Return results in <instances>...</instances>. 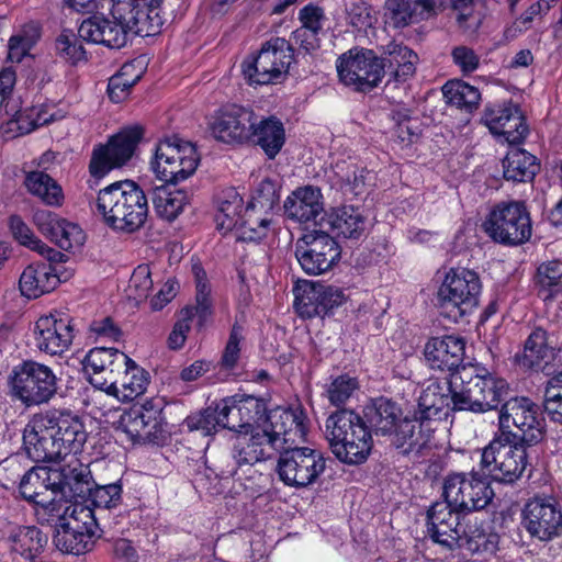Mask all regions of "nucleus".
<instances>
[{"label":"nucleus","mask_w":562,"mask_h":562,"mask_svg":"<svg viewBox=\"0 0 562 562\" xmlns=\"http://www.w3.org/2000/svg\"><path fill=\"white\" fill-rule=\"evenodd\" d=\"M86 440L83 422L68 409L52 408L36 413L23 430L24 450L35 462H59L69 456L71 461Z\"/></svg>","instance_id":"1"},{"label":"nucleus","mask_w":562,"mask_h":562,"mask_svg":"<svg viewBox=\"0 0 562 562\" xmlns=\"http://www.w3.org/2000/svg\"><path fill=\"white\" fill-rule=\"evenodd\" d=\"M86 467L72 459L56 470L33 468L20 482V493L29 502L40 506L48 516L58 514L70 499L87 491Z\"/></svg>","instance_id":"2"},{"label":"nucleus","mask_w":562,"mask_h":562,"mask_svg":"<svg viewBox=\"0 0 562 562\" xmlns=\"http://www.w3.org/2000/svg\"><path fill=\"white\" fill-rule=\"evenodd\" d=\"M94 210L115 232L134 233L147 221L148 202L143 189L133 181H116L99 190Z\"/></svg>","instance_id":"3"},{"label":"nucleus","mask_w":562,"mask_h":562,"mask_svg":"<svg viewBox=\"0 0 562 562\" xmlns=\"http://www.w3.org/2000/svg\"><path fill=\"white\" fill-rule=\"evenodd\" d=\"M453 409L486 413L496 409L508 394V383L486 370L462 368L452 372Z\"/></svg>","instance_id":"4"},{"label":"nucleus","mask_w":562,"mask_h":562,"mask_svg":"<svg viewBox=\"0 0 562 562\" xmlns=\"http://www.w3.org/2000/svg\"><path fill=\"white\" fill-rule=\"evenodd\" d=\"M48 520L55 527L53 542L64 553L83 554L92 550L100 537L94 510L79 503L68 502Z\"/></svg>","instance_id":"5"},{"label":"nucleus","mask_w":562,"mask_h":562,"mask_svg":"<svg viewBox=\"0 0 562 562\" xmlns=\"http://www.w3.org/2000/svg\"><path fill=\"white\" fill-rule=\"evenodd\" d=\"M326 438L335 457L344 463L364 462L372 449V437L364 420L352 411L341 409L328 416Z\"/></svg>","instance_id":"6"},{"label":"nucleus","mask_w":562,"mask_h":562,"mask_svg":"<svg viewBox=\"0 0 562 562\" xmlns=\"http://www.w3.org/2000/svg\"><path fill=\"white\" fill-rule=\"evenodd\" d=\"M485 234L496 244L520 246L532 236V220L522 201L510 200L495 204L486 215L483 224Z\"/></svg>","instance_id":"7"},{"label":"nucleus","mask_w":562,"mask_h":562,"mask_svg":"<svg viewBox=\"0 0 562 562\" xmlns=\"http://www.w3.org/2000/svg\"><path fill=\"white\" fill-rule=\"evenodd\" d=\"M482 284L479 274L468 268H450L437 291V303L453 322L471 314L479 305Z\"/></svg>","instance_id":"8"},{"label":"nucleus","mask_w":562,"mask_h":562,"mask_svg":"<svg viewBox=\"0 0 562 562\" xmlns=\"http://www.w3.org/2000/svg\"><path fill=\"white\" fill-rule=\"evenodd\" d=\"M12 397L26 407L49 403L58 390V379L52 368L36 361H24L10 376Z\"/></svg>","instance_id":"9"},{"label":"nucleus","mask_w":562,"mask_h":562,"mask_svg":"<svg viewBox=\"0 0 562 562\" xmlns=\"http://www.w3.org/2000/svg\"><path fill=\"white\" fill-rule=\"evenodd\" d=\"M294 61V50L282 37H273L262 44L256 56L243 61L245 79L250 85H269L282 81Z\"/></svg>","instance_id":"10"},{"label":"nucleus","mask_w":562,"mask_h":562,"mask_svg":"<svg viewBox=\"0 0 562 562\" xmlns=\"http://www.w3.org/2000/svg\"><path fill=\"white\" fill-rule=\"evenodd\" d=\"M110 4L108 15H93L80 24L79 36L89 43L119 49L127 44L131 34L144 35V32L136 24L137 19L128 16L116 2Z\"/></svg>","instance_id":"11"},{"label":"nucleus","mask_w":562,"mask_h":562,"mask_svg":"<svg viewBox=\"0 0 562 562\" xmlns=\"http://www.w3.org/2000/svg\"><path fill=\"white\" fill-rule=\"evenodd\" d=\"M200 162L196 147L178 137L160 140L156 145L150 168L166 183H179L191 177Z\"/></svg>","instance_id":"12"},{"label":"nucleus","mask_w":562,"mask_h":562,"mask_svg":"<svg viewBox=\"0 0 562 562\" xmlns=\"http://www.w3.org/2000/svg\"><path fill=\"white\" fill-rule=\"evenodd\" d=\"M115 430L132 445L158 443L165 432L161 403L151 398L123 411Z\"/></svg>","instance_id":"13"},{"label":"nucleus","mask_w":562,"mask_h":562,"mask_svg":"<svg viewBox=\"0 0 562 562\" xmlns=\"http://www.w3.org/2000/svg\"><path fill=\"white\" fill-rule=\"evenodd\" d=\"M544 425L539 406L524 396L506 401L498 413L501 436H514L529 445L543 439Z\"/></svg>","instance_id":"14"},{"label":"nucleus","mask_w":562,"mask_h":562,"mask_svg":"<svg viewBox=\"0 0 562 562\" xmlns=\"http://www.w3.org/2000/svg\"><path fill=\"white\" fill-rule=\"evenodd\" d=\"M528 454L524 445L496 436L482 449L481 465L496 481L514 483L525 472Z\"/></svg>","instance_id":"15"},{"label":"nucleus","mask_w":562,"mask_h":562,"mask_svg":"<svg viewBox=\"0 0 562 562\" xmlns=\"http://www.w3.org/2000/svg\"><path fill=\"white\" fill-rule=\"evenodd\" d=\"M277 473L288 486L303 488L312 485L325 471L326 462L322 453L307 447L281 449Z\"/></svg>","instance_id":"16"},{"label":"nucleus","mask_w":562,"mask_h":562,"mask_svg":"<svg viewBox=\"0 0 562 562\" xmlns=\"http://www.w3.org/2000/svg\"><path fill=\"white\" fill-rule=\"evenodd\" d=\"M295 257L302 270L308 276L330 271L340 260L339 244L323 231H310L295 243Z\"/></svg>","instance_id":"17"},{"label":"nucleus","mask_w":562,"mask_h":562,"mask_svg":"<svg viewBox=\"0 0 562 562\" xmlns=\"http://www.w3.org/2000/svg\"><path fill=\"white\" fill-rule=\"evenodd\" d=\"M340 82L357 90H370L379 85L385 63L371 49L351 48L336 61Z\"/></svg>","instance_id":"18"},{"label":"nucleus","mask_w":562,"mask_h":562,"mask_svg":"<svg viewBox=\"0 0 562 562\" xmlns=\"http://www.w3.org/2000/svg\"><path fill=\"white\" fill-rule=\"evenodd\" d=\"M142 136L143 128L134 125L123 128L106 144L94 147L89 164L90 176L99 181L113 169L124 166L132 158Z\"/></svg>","instance_id":"19"},{"label":"nucleus","mask_w":562,"mask_h":562,"mask_svg":"<svg viewBox=\"0 0 562 562\" xmlns=\"http://www.w3.org/2000/svg\"><path fill=\"white\" fill-rule=\"evenodd\" d=\"M490 484L472 473H452L443 482V497L464 514L485 508L493 499Z\"/></svg>","instance_id":"20"},{"label":"nucleus","mask_w":562,"mask_h":562,"mask_svg":"<svg viewBox=\"0 0 562 562\" xmlns=\"http://www.w3.org/2000/svg\"><path fill=\"white\" fill-rule=\"evenodd\" d=\"M255 112L237 104L220 109L210 124L212 136L224 144L241 145L252 139Z\"/></svg>","instance_id":"21"},{"label":"nucleus","mask_w":562,"mask_h":562,"mask_svg":"<svg viewBox=\"0 0 562 562\" xmlns=\"http://www.w3.org/2000/svg\"><path fill=\"white\" fill-rule=\"evenodd\" d=\"M521 525L532 538L549 541L562 529V509L553 499L535 497L524 506Z\"/></svg>","instance_id":"22"},{"label":"nucleus","mask_w":562,"mask_h":562,"mask_svg":"<svg viewBox=\"0 0 562 562\" xmlns=\"http://www.w3.org/2000/svg\"><path fill=\"white\" fill-rule=\"evenodd\" d=\"M63 258L57 257L56 261ZM32 262L24 268L20 276L21 294L27 299H37L54 291L61 282L72 277V270L65 268L54 260Z\"/></svg>","instance_id":"23"},{"label":"nucleus","mask_w":562,"mask_h":562,"mask_svg":"<svg viewBox=\"0 0 562 562\" xmlns=\"http://www.w3.org/2000/svg\"><path fill=\"white\" fill-rule=\"evenodd\" d=\"M266 427L271 440L279 442L276 450H281L305 441L307 418L300 406L276 407L268 412Z\"/></svg>","instance_id":"24"},{"label":"nucleus","mask_w":562,"mask_h":562,"mask_svg":"<svg viewBox=\"0 0 562 562\" xmlns=\"http://www.w3.org/2000/svg\"><path fill=\"white\" fill-rule=\"evenodd\" d=\"M482 121L494 136L510 145L522 143L529 132L520 109L513 102L486 106Z\"/></svg>","instance_id":"25"},{"label":"nucleus","mask_w":562,"mask_h":562,"mask_svg":"<svg viewBox=\"0 0 562 562\" xmlns=\"http://www.w3.org/2000/svg\"><path fill=\"white\" fill-rule=\"evenodd\" d=\"M74 335L68 315L55 311L42 315L34 325V341L37 349L50 356L68 350Z\"/></svg>","instance_id":"26"},{"label":"nucleus","mask_w":562,"mask_h":562,"mask_svg":"<svg viewBox=\"0 0 562 562\" xmlns=\"http://www.w3.org/2000/svg\"><path fill=\"white\" fill-rule=\"evenodd\" d=\"M128 363V356L116 348L95 347L85 357L83 371L95 389L105 392L115 383L120 369Z\"/></svg>","instance_id":"27"},{"label":"nucleus","mask_w":562,"mask_h":562,"mask_svg":"<svg viewBox=\"0 0 562 562\" xmlns=\"http://www.w3.org/2000/svg\"><path fill=\"white\" fill-rule=\"evenodd\" d=\"M33 223L42 235L64 250L77 249L85 243L86 235L79 225L48 210H36Z\"/></svg>","instance_id":"28"},{"label":"nucleus","mask_w":562,"mask_h":562,"mask_svg":"<svg viewBox=\"0 0 562 562\" xmlns=\"http://www.w3.org/2000/svg\"><path fill=\"white\" fill-rule=\"evenodd\" d=\"M560 347L542 327L536 326L527 336L516 361L524 368L543 371L557 358Z\"/></svg>","instance_id":"29"},{"label":"nucleus","mask_w":562,"mask_h":562,"mask_svg":"<svg viewBox=\"0 0 562 562\" xmlns=\"http://www.w3.org/2000/svg\"><path fill=\"white\" fill-rule=\"evenodd\" d=\"M276 446L279 442L271 440L268 428L238 434L235 436L232 457L239 467L254 465L269 458L276 451Z\"/></svg>","instance_id":"30"},{"label":"nucleus","mask_w":562,"mask_h":562,"mask_svg":"<svg viewBox=\"0 0 562 562\" xmlns=\"http://www.w3.org/2000/svg\"><path fill=\"white\" fill-rule=\"evenodd\" d=\"M285 215L299 223H315L324 213V198L319 188L304 186L295 189L284 201Z\"/></svg>","instance_id":"31"},{"label":"nucleus","mask_w":562,"mask_h":562,"mask_svg":"<svg viewBox=\"0 0 562 562\" xmlns=\"http://www.w3.org/2000/svg\"><path fill=\"white\" fill-rule=\"evenodd\" d=\"M432 431L431 425L417 415L405 417L393 432V443L404 454L419 456L430 448Z\"/></svg>","instance_id":"32"},{"label":"nucleus","mask_w":562,"mask_h":562,"mask_svg":"<svg viewBox=\"0 0 562 562\" xmlns=\"http://www.w3.org/2000/svg\"><path fill=\"white\" fill-rule=\"evenodd\" d=\"M424 355L432 369L453 371L463 362L464 341L457 336L434 337L425 345Z\"/></svg>","instance_id":"33"},{"label":"nucleus","mask_w":562,"mask_h":562,"mask_svg":"<svg viewBox=\"0 0 562 562\" xmlns=\"http://www.w3.org/2000/svg\"><path fill=\"white\" fill-rule=\"evenodd\" d=\"M452 378L443 382L429 381L418 396L417 408L413 415L430 425L434 420L440 419L452 402Z\"/></svg>","instance_id":"34"},{"label":"nucleus","mask_w":562,"mask_h":562,"mask_svg":"<svg viewBox=\"0 0 562 562\" xmlns=\"http://www.w3.org/2000/svg\"><path fill=\"white\" fill-rule=\"evenodd\" d=\"M446 499L435 503L428 510V533L442 546L451 548L459 538V514Z\"/></svg>","instance_id":"35"},{"label":"nucleus","mask_w":562,"mask_h":562,"mask_svg":"<svg viewBox=\"0 0 562 562\" xmlns=\"http://www.w3.org/2000/svg\"><path fill=\"white\" fill-rule=\"evenodd\" d=\"M439 0H386L384 23L394 29H402L430 15Z\"/></svg>","instance_id":"36"},{"label":"nucleus","mask_w":562,"mask_h":562,"mask_svg":"<svg viewBox=\"0 0 562 562\" xmlns=\"http://www.w3.org/2000/svg\"><path fill=\"white\" fill-rule=\"evenodd\" d=\"M115 383L109 386L105 394L120 402H131L143 395L149 384L148 373L128 357V363L120 369L114 378Z\"/></svg>","instance_id":"37"},{"label":"nucleus","mask_w":562,"mask_h":562,"mask_svg":"<svg viewBox=\"0 0 562 562\" xmlns=\"http://www.w3.org/2000/svg\"><path fill=\"white\" fill-rule=\"evenodd\" d=\"M364 416L376 435H393L400 425L402 411L395 402L379 397L366 406Z\"/></svg>","instance_id":"38"},{"label":"nucleus","mask_w":562,"mask_h":562,"mask_svg":"<svg viewBox=\"0 0 562 562\" xmlns=\"http://www.w3.org/2000/svg\"><path fill=\"white\" fill-rule=\"evenodd\" d=\"M164 0H109L116 2L128 16L137 19L136 24L145 36L158 32L160 18L156 12Z\"/></svg>","instance_id":"39"},{"label":"nucleus","mask_w":562,"mask_h":562,"mask_svg":"<svg viewBox=\"0 0 562 562\" xmlns=\"http://www.w3.org/2000/svg\"><path fill=\"white\" fill-rule=\"evenodd\" d=\"M252 137H256L257 144L272 159L280 153L285 142L283 123L274 116L257 122V116L255 115Z\"/></svg>","instance_id":"40"},{"label":"nucleus","mask_w":562,"mask_h":562,"mask_svg":"<svg viewBox=\"0 0 562 562\" xmlns=\"http://www.w3.org/2000/svg\"><path fill=\"white\" fill-rule=\"evenodd\" d=\"M328 223L333 232L345 238H359L366 231L367 221L362 212L351 205L334 209Z\"/></svg>","instance_id":"41"},{"label":"nucleus","mask_w":562,"mask_h":562,"mask_svg":"<svg viewBox=\"0 0 562 562\" xmlns=\"http://www.w3.org/2000/svg\"><path fill=\"white\" fill-rule=\"evenodd\" d=\"M272 217L273 213L248 204L236 227L238 229V237L246 241H259L263 239L270 231Z\"/></svg>","instance_id":"42"},{"label":"nucleus","mask_w":562,"mask_h":562,"mask_svg":"<svg viewBox=\"0 0 562 562\" xmlns=\"http://www.w3.org/2000/svg\"><path fill=\"white\" fill-rule=\"evenodd\" d=\"M503 168L506 180L526 182L532 180L538 170L537 158L524 149L513 148L507 153Z\"/></svg>","instance_id":"43"},{"label":"nucleus","mask_w":562,"mask_h":562,"mask_svg":"<svg viewBox=\"0 0 562 562\" xmlns=\"http://www.w3.org/2000/svg\"><path fill=\"white\" fill-rule=\"evenodd\" d=\"M12 549L26 559H34L47 544V536L35 526H19L9 537Z\"/></svg>","instance_id":"44"},{"label":"nucleus","mask_w":562,"mask_h":562,"mask_svg":"<svg viewBox=\"0 0 562 562\" xmlns=\"http://www.w3.org/2000/svg\"><path fill=\"white\" fill-rule=\"evenodd\" d=\"M188 203L184 191L167 184L156 187L153 191V204L157 215L167 221H173Z\"/></svg>","instance_id":"45"},{"label":"nucleus","mask_w":562,"mask_h":562,"mask_svg":"<svg viewBox=\"0 0 562 562\" xmlns=\"http://www.w3.org/2000/svg\"><path fill=\"white\" fill-rule=\"evenodd\" d=\"M8 225L13 238L22 246L27 247L49 260H56L57 257L64 258L63 254L42 241L20 215H11Z\"/></svg>","instance_id":"46"},{"label":"nucleus","mask_w":562,"mask_h":562,"mask_svg":"<svg viewBox=\"0 0 562 562\" xmlns=\"http://www.w3.org/2000/svg\"><path fill=\"white\" fill-rule=\"evenodd\" d=\"M244 201L235 189H228L218 199V209L215 215L216 226L227 233L237 227L243 217Z\"/></svg>","instance_id":"47"},{"label":"nucleus","mask_w":562,"mask_h":562,"mask_svg":"<svg viewBox=\"0 0 562 562\" xmlns=\"http://www.w3.org/2000/svg\"><path fill=\"white\" fill-rule=\"evenodd\" d=\"M24 184L27 191L41 199L47 205H60L64 199L61 188L47 173L30 171L26 173Z\"/></svg>","instance_id":"48"},{"label":"nucleus","mask_w":562,"mask_h":562,"mask_svg":"<svg viewBox=\"0 0 562 562\" xmlns=\"http://www.w3.org/2000/svg\"><path fill=\"white\" fill-rule=\"evenodd\" d=\"M386 63L396 81H405L415 74L417 55L406 46L391 43L386 48Z\"/></svg>","instance_id":"49"},{"label":"nucleus","mask_w":562,"mask_h":562,"mask_svg":"<svg viewBox=\"0 0 562 562\" xmlns=\"http://www.w3.org/2000/svg\"><path fill=\"white\" fill-rule=\"evenodd\" d=\"M41 38V27L36 22L22 25L8 42V58L12 63H21L30 55L32 48Z\"/></svg>","instance_id":"50"},{"label":"nucleus","mask_w":562,"mask_h":562,"mask_svg":"<svg viewBox=\"0 0 562 562\" xmlns=\"http://www.w3.org/2000/svg\"><path fill=\"white\" fill-rule=\"evenodd\" d=\"M331 181L344 194L357 196L362 193L364 187L363 169L353 162L337 161L333 166Z\"/></svg>","instance_id":"51"},{"label":"nucleus","mask_w":562,"mask_h":562,"mask_svg":"<svg viewBox=\"0 0 562 562\" xmlns=\"http://www.w3.org/2000/svg\"><path fill=\"white\" fill-rule=\"evenodd\" d=\"M192 270L195 279V305L186 306L184 308H192L193 318L198 317L199 326H203L213 314L211 285L201 266L194 265Z\"/></svg>","instance_id":"52"},{"label":"nucleus","mask_w":562,"mask_h":562,"mask_svg":"<svg viewBox=\"0 0 562 562\" xmlns=\"http://www.w3.org/2000/svg\"><path fill=\"white\" fill-rule=\"evenodd\" d=\"M321 283L310 280H300L296 282L294 293V306L297 313L303 317H313L321 315Z\"/></svg>","instance_id":"53"},{"label":"nucleus","mask_w":562,"mask_h":562,"mask_svg":"<svg viewBox=\"0 0 562 562\" xmlns=\"http://www.w3.org/2000/svg\"><path fill=\"white\" fill-rule=\"evenodd\" d=\"M239 406V412L245 424L247 434L254 430H261L266 427L267 405L262 398L254 395L235 394Z\"/></svg>","instance_id":"54"},{"label":"nucleus","mask_w":562,"mask_h":562,"mask_svg":"<svg viewBox=\"0 0 562 562\" xmlns=\"http://www.w3.org/2000/svg\"><path fill=\"white\" fill-rule=\"evenodd\" d=\"M442 92L448 103L467 111L475 109L481 100L479 89L462 80L448 81L443 86Z\"/></svg>","instance_id":"55"},{"label":"nucleus","mask_w":562,"mask_h":562,"mask_svg":"<svg viewBox=\"0 0 562 562\" xmlns=\"http://www.w3.org/2000/svg\"><path fill=\"white\" fill-rule=\"evenodd\" d=\"M535 282L544 299L557 294L561 289L562 262L553 259L540 263L537 268Z\"/></svg>","instance_id":"56"},{"label":"nucleus","mask_w":562,"mask_h":562,"mask_svg":"<svg viewBox=\"0 0 562 562\" xmlns=\"http://www.w3.org/2000/svg\"><path fill=\"white\" fill-rule=\"evenodd\" d=\"M139 78L140 75L135 72L134 65H123L121 70L109 80L108 94L110 100L115 103L126 100L131 93V89Z\"/></svg>","instance_id":"57"},{"label":"nucleus","mask_w":562,"mask_h":562,"mask_svg":"<svg viewBox=\"0 0 562 562\" xmlns=\"http://www.w3.org/2000/svg\"><path fill=\"white\" fill-rule=\"evenodd\" d=\"M79 34L71 31H63L56 38L55 49L65 61L76 65L86 59V50Z\"/></svg>","instance_id":"58"},{"label":"nucleus","mask_w":562,"mask_h":562,"mask_svg":"<svg viewBox=\"0 0 562 562\" xmlns=\"http://www.w3.org/2000/svg\"><path fill=\"white\" fill-rule=\"evenodd\" d=\"M86 480L87 491L79 497H83L87 493H89L91 496L92 504L98 510L115 508L121 504L122 487L120 484L113 483L103 486H97L94 490H91L87 470ZM76 497L77 496H75L74 498Z\"/></svg>","instance_id":"59"},{"label":"nucleus","mask_w":562,"mask_h":562,"mask_svg":"<svg viewBox=\"0 0 562 562\" xmlns=\"http://www.w3.org/2000/svg\"><path fill=\"white\" fill-rule=\"evenodd\" d=\"M153 285L154 281L151 279V271L149 266L139 265L134 269L131 276L128 285L126 288V296L135 304H138L148 297Z\"/></svg>","instance_id":"60"},{"label":"nucleus","mask_w":562,"mask_h":562,"mask_svg":"<svg viewBox=\"0 0 562 562\" xmlns=\"http://www.w3.org/2000/svg\"><path fill=\"white\" fill-rule=\"evenodd\" d=\"M221 402L207 406L204 411L196 415H192L187 419V425L192 430H200L205 436L216 432L224 428L222 424Z\"/></svg>","instance_id":"61"},{"label":"nucleus","mask_w":562,"mask_h":562,"mask_svg":"<svg viewBox=\"0 0 562 562\" xmlns=\"http://www.w3.org/2000/svg\"><path fill=\"white\" fill-rule=\"evenodd\" d=\"M544 408L553 420L562 423V371L550 378L547 383Z\"/></svg>","instance_id":"62"},{"label":"nucleus","mask_w":562,"mask_h":562,"mask_svg":"<svg viewBox=\"0 0 562 562\" xmlns=\"http://www.w3.org/2000/svg\"><path fill=\"white\" fill-rule=\"evenodd\" d=\"M358 386V381L355 378L347 374L339 375L327 385L326 396L330 404L339 406L351 397Z\"/></svg>","instance_id":"63"},{"label":"nucleus","mask_w":562,"mask_h":562,"mask_svg":"<svg viewBox=\"0 0 562 562\" xmlns=\"http://www.w3.org/2000/svg\"><path fill=\"white\" fill-rule=\"evenodd\" d=\"M280 200L279 186L276 181L263 179L257 187L248 204L261 209L263 211L273 213Z\"/></svg>","instance_id":"64"}]
</instances>
